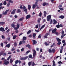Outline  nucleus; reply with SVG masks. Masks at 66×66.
<instances>
[{"instance_id":"obj_19","label":"nucleus","mask_w":66,"mask_h":66,"mask_svg":"<svg viewBox=\"0 0 66 66\" xmlns=\"http://www.w3.org/2000/svg\"><path fill=\"white\" fill-rule=\"evenodd\" d=\"M15 11H16V9H14L11 12V14H15Z\"/></svg>"},{"instance_id":"obj_16","label":"nucleus","mask_w":66,"mask_h":66,"mask_svg":"<svg viewBox=\"0 0 66 66\" xmlns=\"http://www.w3.org/2000/svg\"><path fill=\"white\" fill-rule=\"evenodd\" d=\"M26 47H27L29 49H31V46L29 44L27 45L26 46Z\"/></svg>"},{"instance_id":"obj_33","label":"nucleus","mask_w":66,"mask_h":66,"mask_svg":"<svg viewBox=\"0 0 66 66\" xmlns=\"http://www.w3.org/2000/svg\"><path fill=\"white\" fill-rule=\"evenodd\" d=\"M33 37L34 38H35V36H36V34L35 33H34L33 34Z\"/></svg>"},{"instance_id":"obj_39","label":"nucleus","mask_w":66,"mask_h":66,"mask_svg":"<svg viewBox=\"0 0 66 66\" xmlns=\"http://www.w3.org/2000/svg\"><path fill=\"white\" fill-rule=\"evenodd\" d=\"M9 2L10 3H12V4H13V1H12L11 0H9Z\"/></svg>"},{"instance_id":"obj_22","label":"nucleus","mask_w":66,"mask_h":66,"mask_svg":"<svg viewBox=\"0 0 66 66\" xmlns=\"http://www.w3.org/2000/svg\"><path fill=\"white\" fill-rule=\"evenodd\" d=\"M41 20L42 18H38L37 21L38 22V23H40V20Z\"/></svg>"},{"instance_id":"obj_53","label":"nucleus","mask_w":66,"mask_h":66,"mask_svg":"<svg viewBox=\"0 0 66 66\" xmlns=\"http://www.w3.org/2000/svg\"><path fill=\"white\" fill-rule=\"evenodd\" d=\"M53 21H52V20H51L50 22V24H52V23Z\"/></svg>"},{"instance_id":"obj_1","label":"nucleus","mask_w":66,"mask_h":66,"mask_svg":"<svg viewBox=\"0 0 66 66\" xmlns=\"http://www.w3.org/2000/svg\"><path fill=\"white\" fill-rule=\"evenodd\" d=\"M56 40L58 42V43H57V45H61V42L60 41L61 40L59 38H56Z\"/></svg>"},{"instance_id":"obj_58","label":"nucleus","mask_w":66,"mask_h":66,"mask_svg":"<svg viewBox=\"0 0 66 66\" xmlns=\"http://www.w3.org/2000/svg\"><path fill=\"white\" fill-rule=\"evenodd\" d=\"M23 19L22 18H21L19 20L20 21H22V20H23Z\"/></svg>"},{"instance_id":"obj_47","label":"nucleus","mask_w":66,"mask_h":66,"mask_svg":"<svg viewBox=\"0 0 66 66\" xmlns=\"http://www.w3.org/2000/svg\"><path fill=\"white\" fill-rule=\"evenodd\" d=\"M54 45H55V43H54L51 46V48H52V47H54Z\"/></svg>"},{"instance_id":"obj_50","label":"nucleus","mask_w":66,"mask_h":66,"mask_svg":"<svg viewBox=\"0 0 66 66\" xmlns=\"http://www.w3.org/2000/svg\"><path fill=\"white\" fill-rule=\"evenodd\" d=\"M23 42V41H21L19 43V45H21L22 44V43Z\"/></svg>"},{"instance_id":"obj_60","label":"nucleus","mask_w":66,"mask_h":66,"mask_svg":"<svg viewBox=\"0 0 66 66\" xmlns=\"http://www.w3.org/2000/svg\"><path fill=\"white\" fill-rule=\"evenodd\" d=\"M59 27H61V28H62V27H63V26L62 25V24H60L59 25Z\"/></svg>"},{"instance_id":"obj_20","label":"nucleus","mask_w":66,"mask_h":66,"mask_svg":"<svg viewBox=\"0 0 66 66\" xmlns=\"http://www.w3.org/2000/svg\"><path fill=\"white\" fill-rule=\"evenodd\" d=\"M45 27V25H43L41 27L40 29V31L41 30L43 29V28H44Z\"/></svg>"},{"instance_id":"obj_56","label":"nucleus","mask_w":66,"mask_h":66,"mask_svg":"<svg viewBox=\"0 0 66 66\" xmlns=\"http://www.w3.org/2000/svg\"><path fill=\"white\" fill-rule=\"evenodd\" d=\"M56 27L57 28H60V25H57L56 26Z\"/></svg>"},{"instance_id":"obj_61","label":"nucleus","mask_w":66,"mask_h":66,"mask_svg":"<svg viewBox=\"0 0 66 66\" xmlns=\"http://www.w3.org/2000/svg\"><path fill=\"white\" fill-rule=\"evenodd\" d=\"M29 37H30V38H31V37H32V35H31L30 34L28 36Z\"/></svg>"},{"instance_id":"obj_12","label":"nucleus","mask_w":66,"mask_h":66,"mask_svg":"<svg viewBox=\"0 0 66 66\" xmlns=\"http://www.w3.org/2000/svg\"><path fill=\"white\" fill-rule=\"evenodd\" d=\"M53 21L54 22L53 23V24H56V23H57V21H56L54 19L53 20Z\"/></svg>"},{"instance_id":"obj_49","label":"nucleus","mask_w":66,"mask_h":66,"mask_svg":"<svg viewBox=\"0 0 66 66\" xmlns=\"http://www.w3.org/2000/svg\"><path fill=\"white\" fill-rule=\"evenodd\" d=\"M58 64H63V63H62V62L61 61H59L58 62Z\"/></svg>"},{"instance_id":"obj_62","label":"nucleus","mask_w":66,"mask_h":66,"mask_svg":"<svg viewBox=\"0 0 66 66\" xmlns=\"http://www.w3.org/2000/svg\"><path fill=\"white\" fill-rule=\"evenodd\" d=\"M24 48H22L21 49V51H24Z\"/></svg>"},{"instance_id":"obj_36","label":"nucleus","mask_w":66,"mask_h":66,"mask_svg":"<svg viewBox=\"0 0 66 66\" xmlns=\"http://www.w3.org/2000/svg\"><path fill=\"white\" fill-rule=\"evenodd\" d=\"M43 5L44 6H46V3H43Z\"/></svg>"},{"instance_id":"obj_46","label":"nucleus","mask_w":66,"mask_h":66,"mask_svg":"<svg viewBox=\"0 0 66 66\" xmlns=\"http://www.w3.org/2000/svg\"><path fill=\"white\" fill-rule=\"evenodd\" d=\"M42 15V13L41 12H40V13H39V14L38 16H39L40 17H41Z\"/></svg>"},{"instance_id":"obj_63","label":"nucleus","mask_w":66,"mask_h":66,"mask_svg":"<svg viewBox=\"0 0 66 66\" xmlns=\"http://www.w3.org/2000/svg\"><path fill=\"white\" fill-rule=\"evenodd\" d=\"M19 31H18V30H16L15 31L16 33H18Z\"/></svg>"},{"instance_id":"obj_11","label":"nucleus","mask_w":66,"mask_h":66,"mask_svg":"<svg viewBox=\"0 0 66 66\" xmlns=\"http://www.w3.org/2000/svg\"><path fill=\"white\" fill-rule=\"evenodd\" d=\"M0 31H2V32H4L5 30L3 28L1 27L0 28Z\"/></svg>"},{"instance_id":"obj_25","label":"nucleus","mask_w":66,"mask_h":66,"mask_svg":"<svg viewBox=\"0 0 66 66\" xmlns=\"http://www.w3.org/2000/svg\"><path fill=\"white\" fill-rule=\"evenodd\" d=\"M36 5L34 4L33 5H32V9H35V7H36Z\"/></svg>"},{"instance_id":"obj_54","label":"nucleus","mask_w":66,"mask_h":66,"mask_svg":"<svg viewBox=\"0 0 66 66\" xmlns=\"http://www.w3.org/2000/svg\"><path fill=\"white\" fill-rule=\"evenodd\" d=\"M61 11H63L64 10V9L63 8H60L59 9Z\"/></svg>"},{"instance_id":"obj_30","label":"nucleus","mask_w":66,"mask_h":66,"mask_svg":"<svg viewBox=\"0 0 66 66\" xmlns=\"http://www.w3.org/2000/svg\"><path fill=\"white\" fill-rule=\"evenodd\" d=\"M17 37V36L16 35H14L13 36V39H16V38Z\"/></svg>"},{"instance_id":"obj_34","label":"nucleus","mask_w":66,"mask_h":66,"mask_svg":"<svg viewBox=\"0 0 66 66\" xmlns=\"http://www.w3.org/2000/svg\"><path fill=\"white\" fill-rule=\"evenodd\" d=\"M31 30H29V31H28L27 33V34L28 35H29V34H30V33H31Z\"/></svg>"},{"instance_id":"obj_13","label":"nucleus","mask_w":66,"mask_h":66,"mask_svg":"<svg viewBox=\"0 0 66 66\" xmlns=\"http://www.w3.org/2000/svg\"><path fill=\"white\" fill-rule=\"evenodd\" d=\"M63 46H62L61 49H60V53H62V52H63Z\"/></svg>"},{"instance_id":"obj_2","label":"nucleus","mask_w":66,"mask_h":66,"mask_svg":"<svg viewBox=\"0 0 66 66\" xmlns=\"http://www.w3.org/2000/svg\"><path fill=\"white\" fill-rule=\"evenodd\" d=\"M50 34V33L47 32L46 33V34L44 37V38H48V35Z\"/></svg>"},{"instance_id":"obj_21","label":"nucleus","mask_w":66,"mask_h":66,"mask_svg":"<svg viewBox=\"0 0 66 66\" xmlns=\"http://www.w3.org/2000/svg\"><path fill=\"white\" fill-rule=\"evenodd\" d=\"M23 40H26L27 39V37H23Z\"/></svg>"},{"instance_id":"obj_26","label":"nucleus","mask_w":66,"mask_h":66,"mask_svg":"<svg viewBox=\"0 0 66 66\" xmlns=\"http://www.w3.org/2000/svg\"><path fill=\"white\" fill-rule=\"evenodd\" d=\"M44 17H46V15H47V13H46V12L45 11H44Z\"/></svg>"},{"instance_id":"obj_57","label":"nucleus","mask_w":66,"mask_h":66,"mask_svg":"<svg viewBox=\"0 0 66 66\" xmlns=\"http://www.w3.org/2000/svg\"><path fill=\"white\" fill-rule=\"evenodd\" d=\"M31 51L30 50L28 51L27 52H26V54H28V53H29V52H30Z\"/></svg>"},{"instance_id":"obj_45","label":"nucleus","mask_w":66,"mask_h":66,"mask_svg":"<svg viewBox=\"0 0 66 66\" xmlns=\"http://www.w3.org/2000/svg\"><path fill=\"white\" fill-rule=\"evenodd\" d=\"M52 51L53 53H54L55 52V49L54 48H53Z\"/></svg>"},{"instance_id":"obj_10","label":"nucleus","mask_w":66,"mask_h":66,"mask_svg":"<svg viewBox=\"0 0 66 66\" xmlns=\"http://www.w3.org/2000/svg\"><path fill=\"white\" fill-rule=\"evenodd\" d=\"M30 17H31V15H30L29 14L27 15L26 17V19L27 20L28 19H29V18H30Z\"/></svg>"},{"instance_id":"obj_9","label":"nucleus","mask_w":66,"mask_h":66,"mask_svg":"<svg viewBox=\"0 0 66 66\" xmlns=\"http://www.w3.org/2000/svg\"><path fill=\"white\" fill-rule=\"evenodd\" d=\"M62 35L61 37V38L62 39L64 37V31L62 30L61 32Z\"/></svg>"},{"instance_id":"obj_7","label":"nucleus","mask_w":66,"mask_h":66,"mask_svg":"<svg viewBox=\"0 0 66 66\" xmlns=\"http://www.w3.org/2000/svg\"><path fill=\"white\" fill-rule=\"evenodd\" d=\"M27 58H28V56H26L25 57H21L20 58L21 60H26L27 59Z\"/></svg>"},{"instance_id":"obj_64","label":"nucleus","mask_w":66,"mask_h":66,"mask_svg":"<svg viewBox=\"0 0 66 66\" xmlns=\"http://www.w3.org/2000/svg\"><path fill=\"white\" fill-rule=\"evenodd\" d=\"M65 45H66V43H64L63 44V46H65Z\"/></svg>"},{"instance_id":"obj_5","label":"nucleus","mask_w":66,"mask_h":66,"mask_svg":"<svg viewBox=\"0 0 66 66\" xmlns=\"http://www.w3.org/2000/svg\"><path fill=\"white\" fill-rule=\"evenodd\" d=\"M51 16L50 15H49L48 16H47V21H49L50 19H51Z\"/></svg>"},{"instance_id":"obj_17","label":"nucleus","mask_w":66,"mask_h":66,"mask_svg":"<svg viewBox=\"0 0 66 66\" xmlns=\"http://www.w3.org/2000/svg\"><path fill=\"white\" fill-rule=\"evenodd\" d=\"M36 43H37V42L36 40H33V45H35V44H36Z\"/></svg>"},{"instance_id":"obj_15","label":"nucleus","mask_w":66,"mask_h":66,"mask_svg":"<svg viewBox=\"0 0 66 66\" xmlns=\"http://www.w3.org/2000/svg\"><path fill=\"white\" fill-rule=\"evenodd\" d=\"M65 18V16L64 15H61L59 16V18L61 19H64Z\"/></svg>"},{"instance_id":"obj_52","label":"nucleus","mask_w":66,"mask_h":66,"mask_svg":"<svg viewBox=\"0 0 66 66\" xmlns=\"http://www.w3.org/2000/svg\"><path fill=\"white\" fill-rule=\"evenodd\" d=\"M38 27V25H36L35 28L36 29H37Z\"/></svg>"},{"instance_id":"obj_35","label":"nucleus","mask_w":66,"mask_h":66,"mask_svg":"<svg viewBox=\"0 0 66 66\" xmlns=\"http://www.w3.org/2000/svg\"><path fill=\"white\" fill-rule=\"evenodd\" d=\"M18 27H14V30H17L18 29Z\"/></svg>"},{"instance_id":"obj_38","label":"nucleus","mask_w":66,"mask_h":66,"mask_svg":"<svg viewBox=\"0 0 66 66\" xmlns=\"http://www.w3.org/2000/svg\"><path fill=\"white\" fill-rule=\"evenodd\" d=\"M48 51L50 53H52V51L51 50V49H50L48 50Z\"/></svg>"},{"instance_id":"obj_32","label":"nucleus","mask_w":66,"mask_h":66,"mask_svg":"<svg viewBox=\"0 0 66 66\" xmlns=\"http://www.w3.org/2000/svg\"><path fill=\"white\" fill-rule=\"evenodd\" d=\"M16 26V27L19 29V27H20V24L19 23H17V24Z\"/></svg>"},{"instance_id":"obj_28","label":"nucleus","mask_w":66,"mask_h":66,"mask_svg":"<svg viewBox=\"0 0 66 66\" xmlns=\"http://www.w3.org/2000/svg\"><path fill=\"white\" fill-rule=\"evenodd\" d=\"M5 24V22H0V24L1 25H3V24Z\"/></svg>"},{"instance_id":"obj_27","label":"nucleus","mask_w":66,"mask_h":66,"mask_svg":"<svg viewBox=\"0 0 66 66\" xmlns=\"http://www.w3.org/2000/svg\"><path fill=\"white\" fill-rule=\"evenodd\" d=\"M6 46L7 48H10V44H9L7 45H6Z\"/></svg>"},{"instance_id":"obj_59","label":"nucleus","mask_w":66,"mask_h":66,"mask_svg":"<svg viewBox=\"0 0 66 66\" xmlns=\"http://www.w3.org/2000/svg\"><path fill=\"white\" fill-rule=\"evenodd\" d=\"M29 58H30V59H31V58H32V55H29Z\"/></svg>"},{"instance_id":"obj_4","label":"nucleus","mask_w":66,"mask_h":66,"mask_svg":"<svg viewBox=\"0 0 66 66\" xmlns=\"http://www.w3.org/2000/svg\"><path fill=\"white\" fill-rule=\"evenodd\" d=\"M4 62V64L6 65H8L9 64V62L7 61V60L6 59L5 60Z\"/></svg>"},{"instance_id":"obj_31","label":"nucleus","mask_w":66,"mask_h":66,"mask_svg":"<svg viewBox=\"0 0 66 66\" xmlns=\"http://www.w3.org/2000/svg\"><path fill=\"white\" fill-rule=\"evenodd\" d=\"M36 64H35V63H34V62H33L31 64V65L32 66H35V65H36Z\"/></svg>"},{"instance_id":"obj_18","label":"nucleus","mask_w":66,"mask_h":66,"mask_svg":"<svg viewBox=\"0 0 66 66\" xmlns=\"http://www.w3.org/2000/svg\"><path fill=\"white\" fill-rule=\"evenodd\" d=\"M11 27L12 28H14L15 27V23H13L11 25Z\"/></svg>"},{"instance_id":"obj_29","label":"nucleus","mask_w":66,"mask_h":66,"mask_svg":"<svg viewBox=\"0 0 66 66\" xmlns=\"http://www.w3.org/2000/svg\"><path fill=\"white\" fill-rule=\"evenodd\" d=\"M4 53V51H2L0 53V56H1L2 55H3V54Z\"/></svg>"},{"instance_id":"obj_3","label":"nucleus","mask_w":66,"mask_h":66,"mask_svg":"<svg viewBox=\"0 0 66 66\" xmlns=\"http://www.w3.org/2000/svg\"><path fill=\"white\" fill-rule=\"evenodd\" d=\"M9 11V10H6L5 12L3 11V13L2 14V15H6V14H7V13Z\"/></svg>"},{"instance_id":"obj_24","label":"nucleus","mask_w":66,"mask_h":66,"mask_svg":"<svg viewBox=\"0 0 66 66\" xmlns=\"http://www.w3.org/2000/svg\"><path fill=\"white\" fill-rule=\"evenodd\" d=\"M31 5H28V9L29 10H30V9H31Z\"/></svg>"},{"instance_id":"obj_44","label":"nucleus","mask_w":66,"mask_h":66,"mask_svg":"<svg viewBox=\"0 0 66 66\" xmlns=\"http://www.w3.org/2000/svg\"><path fill=\"white\" fill-rule=\"evenodd\" d=\"M18 63V60H17L15 62V64H17V63Z\"/></svg>"},{"instance_id":"obj_23","label":"nucleus","mask_w":66,"mask_h":66,"mask_svg":"<svg viewBox=\"0 0 66 66\" xmlns=\"http://www.w3.org/2000/svg\"><path fill=\"white\" fill-rule=\"evenodd\" d=\"M13 59H12V58H11L10 60V63L12 64L13 63Z\"/></svg>"},{"instance_id":"obj_41","label":"nucleus","mask_w":66,"mask_h":66,"mask_svg":"<svg viewBox=\"0 0 66 66\" xmlns=\"http://www.w3.org/2000/svg\"><path fill=\"white\" fill-rule=\"evenodd\" d=\"M3 4L4 5H6V1H4Z\"/></svg>"},{"instance_id":"obj_6","label":"nucleus","mask_w":66,"mask_h":66,"mask_svg":"<svg viewBox=\"0 0 66 66\" xmlns=\"http://www.w3.org/2000/svg\"><path fill=\"white\" fill-rule=\"evenodd\" d=\"M33 51H34V53H33V57H35L36 54V51H35V50H33Z\"/></svg>"},{"instance_id":"obj_55","label":"nucleus","mask_w":66,"mask_h":66,"mask_svg":"<svg viewBox=\"0 0 66 66\" xmlns=\"http://www.w3.org/2000/svg\"><path fill=\"white\" fill-rule=\"evenodd\" d=\"M3 56H6V53H4L3 54Z\"/></svg>"},{"instance_id":"obj_43","label":"nucleus","mask_w":66,"mask_h":66,"mask_svg":"<svg viewBox=\"0 0 66 66\" xmlns=\"http://www.w3.org/2000/svg\"><path fill=\"white\" fill-rule=\"evenodd\" d=\"M42 37V35L41 34H39L38 36V38H40Z\"/></svg>"},{"instance_id":"obj_42","label":"nucleus","mask_w":66,"mask_h":66,"mask_svg":"<svg viewBox=\"0 0 66 66\" xmlns=\"http://www.w3.org/2000/svg\"><path fill=\"white\" fill-rule=\"evenodd\" d=\"M54 34H56V35H59V32H55Z\"/></svg>"},{"instance_id":"obj_14","label":"nucleus","mask_w":66,"mask_h":66,"mask_svg":"<svg viewBox=\"0 0 66 66\" xmlns=\"http://www.w3.org/2000/svg\"><path fill=\"white\" fill-rule=\"evenodd\" d=\"M23 10L25 12L26 14H28V10L27 9H25Z\"/></svg>"},{"instance_id":"obj_40","label":"nucleus","mask_w":66,"mask_h":66,"mask_svg":"<svg viewBox=\"0 0 66 66\" xmlns=\"http://www.w3.org/2000/svg\"><path fill=\"white\" fill-rule=\"evenodd\" d=\"M32 64V62H29L28 63V65L29 66H31V64Z\"/></svg>"},{"instance_id":"obj_51","label":"nucleus","mask_w":66,"mask_h":66,"mask_svg":"<svg viewBox=\"0 0 66 66\" xmlns=\"http://www.w3.org/2000/svg\"><path fill=\"white\" fill-rule=\"evenodd\" d=\"M62 7V5H60L59 6H58V7L59 9H60L61 7Z\"/></svg>"},{"instance_id":"obj_48","label":"nucleus","mask_w":66,"mask_h":66,"mask_svg":"<svg viewBox=\"0 0 66 66\" xmlns=\"http://www.w3.org/2000/svg\"><path fill=\"white\" fill-rule=\"evenodd\" d=\"M1 47H3V43H1Z\"/></svg>"},{"instance_id":"obj_37","label":"nucleus","mask_w":66,"mask_h":66,"mask_svg":"<svg viewBox=\"0 0 66 66\" xmlns=\"http://www.w3.org/2000/svg\"><path fill=\"white\" fill-rule=\"evenodd\" d=\"M17 43L16 42H14V47H16L17 46Z\"/></svg>"},{"instance_id":"obj_8","label":"nucleus","mask_w":66,"mask_h":66,"mask_svg":"<svg viewBox=\"0 0 66 66\" xmlns=\"http://www.w3.org/2000/svg\"><path fill=\"white\" fill-rule=\"evenodd\" d=\"M56 28H55V29H53L52 30V32L53 33H54L56 32L57 30Z\"/></svg>"}]
</instances>
